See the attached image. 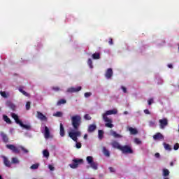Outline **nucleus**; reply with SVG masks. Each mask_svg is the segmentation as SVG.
<instances>
[{
  "label": "nucleus",
  "mask_w": 179,
  "mask_h": 179,
  "mask_svg": "<svg viewBox=\"0 0 179 179\" xmlns=\"http://www.w3.org/2000/svg\"><path fill=\"white\" fill-rule=\"evenodd\" d=\"M19 92H20V93H22L24 96H25L26 97H29V93H27L26 91L23 90V87H20L18 88Z\"/></svg>",
  "instance_id": "21"
},
{
  "label": "nucleus",
  "mask_w": 179,
  "mask_h": 179,
  "mask_svg": "<svg viewBox=\"0 0 179 179\" xmlns=\"http://www.w3.org/2000/svg\"><path fill=\"white\" fill-rule=\"evenodd\" d=\"M96 128H97V126H96V124H90L88 127L87 131L90 133L94 132V130L96 129Z\"/></svg>",
  "instance_id": "17"
},
{
  "label": "nucleus",
  "mask_w": 179,
  "mask_h": 179,
  "mask_svg": "<svg viewBox=\"0 0 179 179\" xmlns=\"http://www.w3.org/2000/svg\"><path fill=\"white\" fill-rule=\"evenodd\" d=\"M12 118L15 120L16 124H18L21 127V128H23L24 129H27V131H30L31 129V126L30 124H23V122L22 120H19V116L16 115L15 113H12L11 114Z\"/></svg>",
  "instance_id": "4"
},
{
  "label": "nucleus",
  "mask_w": 179,
  "mask_h": 179,
  "mask_svg": "<svg viewBox=\"0 0 179 179\" xmlns=\"http://www.w3.org/2000/svg\"><path fill=\"white\" fill-rule=\"evenodd\" d=\"M170 171H169V169H163V173L162 176L163 177H167V176H169Z\"/></svg>",
  "instance_id": "30"
},
{
  "label": "nucleus",
  "mask_w": 179,
  "mask_h": 179,
  "mask_svg": "<svg viewBox=\"0 0 179 179\" xmlns=\"http://www.w3.org/2000/svg\"><path fill=\"white\" fill-rule=\"evenodd\" d=\"M134 143H136V145H142V141L138 138H134Z\"/></svg>",
  "instance_id": "37"
},
{
  "label": "nucleus",
  "mask_w": 179,
  "mask_h": 179,
  "mask_svg": "<svg viewBox=\"0 0 179 179\" xmlns=\"http://www.w3.org/2000/svg\"><path fill=\"white\" fill-rule=\"evenodd\" d=\"M164 43H165V42L164 41V42H163V43H162V44H161V45H163V44H164Z\"/></svg>",
  "instance_id": "59"
},
{
  "label": "nucleus",
  "mask_w": 179,
  "mask_h": 179,
  "mask_svg": "<svg viewBox=\"0 0 179 179\" xmlns=\"http://www.w3.org/2000/svg\"><path fill=\"white\" fill-rule=\"evenodd\" d=\"M109 171L110 173H115V169L113 167H109Z\"/></svg>",
  "instance_id": "49"
},
{
  "label": "nucleus",
  "mask_w": 179,
  "mask_h": 179,
  "mask_svg": "<svg viewBox=\"0 0 179 179\" xmlns=\"http://www.w3.org/2000/svg\"><path fill=\"white\" fill-rule=\"evenodd\" d=\"M76 149H80L82 148V143L78 142V140L76 141Z\"/></svg>",
  "instance_id": "40"
},
{
  "label": "nucleus",
  "mask_w": 179,
  "mask_h": 179,
  "mask_svg": "<svg viewBox=\"0 0 179 179\" xmlns=\"http://www.w3.org/2000/svg\"><path fill=\"white\" fill-rule=\"evenodd\" d=\"M136 114H138V115H141V111L136 112Z\"/></svg>",
  "instance_id": "56"
},
{
  "label": "nucleus",
  "mask_w": 179,
  "mask_h": 179,
  "mask_svg": "<svg viewBox=\"0 0 179 179\" xmlns=\"http://www.w3.org/2000/svg\"><path fill=\"white\" fill-rule=\"evenodd\" d=\"M87 162L93 170H97L99 169V164H97V162H94V161H93V157H87Z\"/></svg>",
  "instance_id": "6"
},
{
  "label": "nucleus",
  "mask_w": 179,
  "mask_h": 179,
  "mask_svg": "<svg viewBox=\"0 0 179 179\" xmlns=\"http://www.w3.org/2000/svg\"><path fill=\"white\" fill-rule=\"evenodd\" d=\"M52 90H53V92H62L63 90L58 86H53L52 87Z\"/></svg>",
  "instance_id": "29"
},
{
  "label": "nucleus",
  "mask_w": 179,
  "mask_h": 179,
  "mask_svg": "<svg viewBox=\"0 0 179 179\" xmlns=\"http://www.w3.org/2000/svg\"><path fill=\"white\" fill-rule=\"evenodd\" d=\"M59 134H60V136H62V137L65 136V129H64V124H62V123H60Z\"/></svg>",
  "instance_id": "18"
},
{
  "label": "nucleus",
  "mask_w": 179,
  "mask_h": 179,
  "mask_svg": "<svg viewBox=\"0 0 179 179\" xmlns=\"http://www.w3.org/2000/svg\"><path fill=\"white\" fill-rule=\"evenodd\" d=\"M90 96H92V92H85L84 94V96L85 97V99H89Z\"/></svg>",
  "instance_id": "42"
},
{
  "label": "nucleus",
  "mask_w": 179,
  "mask_h": 179,
  "mask_svg": "<svg viewBox=\"0 0 179 179\" xmlns=\"http://www.w3.org/2000/svg\"><path fill=\"white\" fill-rule=\"evenodd\" d=\"M6 148L12 150L13 153H20V150H22L23 153H29V150L22 145L15 146L12 144H8Z\"/></svg>",
  "instance_id": "2"
},
{
  "label": "nucleus",
  "mask_w": 179,
  "mask_h": 179,
  "mask_svg": "<svg viewBox=\"0 0 179 179\" xmlns=\"http://www.w3.org/2000/svg\"><path fill=\"white\" fill-rule=\"evenodd\" d=\"M168 68H170V69H173V64H168Z\"/></svg>",
  "instance_id": "53"
},
{
  "label": "nucleus",
  "mask_w": 179,
  "mask_h": 179,
  "mask_svg": "<svg viewBox=\"0 0 179 179\" xmlns=\"http://www.w3.org/2000/svg\"><path fill=\"white\" fill-rule=\"evenodd\" d=\"M82 90V87L79 86L77 87H71L66 90V93H78V92H80Z\"/></svg>",
  "instance_id": "8"
},
{
  "label": "nucleus",
  "mask_w": 179,
  "mask_h": 179,
  "mask_svg": "<svg viewBox=\"0 0 179 179\" xmlns=\"http://www.w3.org/2000/svg\"><path fill=\"white\" fill-rule=\"evenodd\" d=\"M157 85H163V79L160 77L157 78Z\"/></svg>",
  "instance_id": "38"
},
{
  "label": "nucleus",
  "mask_w": 179,
  "mask_h": 179,
  "mask_svg": "<svg viewBox=\"0 0 179 179\" xmlns=\"http://www.w3.org/2000/svg\"><path fill=\"white\" fill-rule=\"evenodd\" d=\"M38 169V164H35L31 166L30 169L31 170H37Z\"/></svg>",
  "instance_id": "39"
},
{
  "label": "nucleus",
  "mask_w": 179,
  "mask_h": 179,
  "mask_svg": "<svg viewBox=\"0 0 179 179\" xmlns=\"http://www.w3.org/2000/svg\"><path fill=\"white\" fill-rule=\"evenodd\" d=\"M154 141H164V136L161 133H157L153 136Z\"/></svg>",
  "instance_id": "14"
},
{
  "label": "nucleus",
  "mask_w": 179,
  "mask_h": 179,
  "mask_svg": "<svg viewBox=\"0 0 179 179\" xmlns=\"http://www.w3.org/2000/svg\"><path fill=\"white\" fill-rule=\"evenodd\" d=\"M20 163V161H19V159L17 157H13L11 159V164H19Z\"/></svg>",
  "instance_id": "26"
},
{
  "label": "nucleus",
  "mask_w": 179,
  "mask_h": 179,
  "mask_svg": "<svg viewBox=\"0 0 179 179\" xmlns=\"http://www.w3.org/2000/svg\"><path fill=\"white\" fill-rule=\"evenodd\" d=\"M112 146L113 148H115L116 149H119L120 150H121V148L122 147V145H120V143L117 141H114L112 143Z\"/></svg>",
  "instance_id": "16"
},
{
  "label": "nucleus",
  "mask_w": 179,
  "mask_h": 179,
  "mask_svg": "<svg viewBox=\"0 0 179 179\" xmlns=\"http://www.w3.org/2000/svg\"><path fill=\"white\" fill-rule=\"evenodd\" d=\"M153 104V99L151 98L148 100V106H152Z\"/></svg>",
  "instance_id": "47"
},
{
  "label": "nucleus",
  "mask_w": 179,
  "mask_h": 179,
  "mask_svg": "<svg viewBox=\"0 0 179 179\" xmlns=\"http://www.w3.org/2000/svg\"><path fill=\"white\" fill-rule=\"evenodd\" d=\"M93 59H100V53H94L92 55Z\"/></svg>",
  "instance_id": "33"
},
{
  "label": "nucleus",
  "mask_w": 179,
  "mask_h": 179,
  "mask_svg": "<svg viewBox=\"0 0 179 179\" xmlns=\"http://www.w3.org/2000/svg\"><path fill=\"white\" fill-rule=\"evenodd\" d=\"M1 136L3 142H5L6 143V142H8V141H9V138H8V136L5 133L1 132Z\"/></svg>",
  "instance_id": "23"
},
{
  "label": "nucleus",
  "mask_w": 179,
  "mask_h": 179,
  "mask_svg": "<svg viewBox=\"0 0 179 179\" xmlns=\"http://www.w3.org/2000/svg\"><path fill=\"white\" fill-rule=\"evenodd\" d=\"M124 115H127L129 114V113H128V111H124Z\"/></svg>",
  "instance_id": "55"
},
{
  "label": "nucleus",
  "mask_w": 179,
  "mask_h": 179,
  "mask_svg": "<svg viewBox=\"0 0 179 179\" xmlns=\"http://www.w3.org/2000/svg\"><path fill=\"white\" fill-rule=\"evenodd\" d=\"M0 94L1 97H3V99H8V97H9V93L6 92L0 91Z\"/></svg>",
  "instance_id": "27"
},
{
  "label": "nucleus",
  "mask_w": 179,
  "mask_h": 179,
  "mask_svg": "<svg viewBox=\"0 0 179 179\" xmlns=\"http://www.w3.org/2000/svg\"><path fill=\"white\" fill-rule=\"evenodd\" d=\"M103 153L106 157H110V151H108L106 147L103 148Z\"/></svg>",
  "instance_id": "25"
},
{
  "label": "nucleus",
  "mask_w": 179,
  "mask_h": 179,
  "mask_svg": "<svg viewBox=\"0 0 179 179\" xmlns=\"http://www.w3.org/2000/svg\"><path fill=\"white\" fill-rule=\"evenodd\" d=\"M36 114V118H38V120H40L41 121H47L48 118L43 114V113L37 111Z\"/></svg>",
  "instance_id": "13"
},
{
  "label": "nucleus",
  "mask_w": 179,
  "mask_h": 179,
  "mask_svg": "<svg viewBox=\"0 0 179 179\" xmlns=\"http://www.w3.org/2000/svg\"><path fill=\"white\" fill-rule=\"evenodd\" d=\"M155 157H157V159H159V157H160V154L159 152L155 153Z\"/></svg>",
  "instance_id": "51"
},
{
  "label": "nucleus",
  "mask_w": 179,
  "mask_h": 179,
  "mask_svg": "<svg viewBox=\"0 0 179 179\" xmlns=\"http://www.w3.org/2000/svg\"><path fill=\"white\" fill-rule=\"evenodd\" d=\"M170 166H174V163L173 162H171Z\"/></svg>",
  "instance_id": "57"
},
{
  "label": "nucleus",
  "mask_w": 179,
  "mask_h": 179,
  "mask_svg": "<svg viewBox=\"0 0 179 179\" xmlns=\"http://www.w3.org/2000/svg\"><path fill=\"white\" fill-rule=\"evenodd\" d=\"M48 169L49 170H50V171H54L55 170V168L54 167V166L49 164L48 165Z\"/></svg>",
  "instance_id": "45"
},
{
  "label": "nucleus",
  "mask_w": 179,
  "mask_h": 179,
  "mask_svg": "<svg viewBox=\"0 0 179 179\" xmlns=\"http://www.w3.org/2000/svg\"><path fill=\"white\" fill-rule=\"evenodd\" d=\"M159 122L160 129H164V128H166V125H169V120H167V119H166V118L160 119L159 120Z\"/></svg>",
  "instance_id": "10"
},
{
  "label": "nucleus",
  "mask_w": 179,
  "mask_h": 179,
  "mask_svg": "<svg viewBox=\"0 0 179 179\" xmlns=\"http://www.w3.org/2000/svg\"><path fill=\"white\" fill-rule=\"evenodd\" d=\"M103 135H104V131L103 130H99L98 136L99 139H103Z\"/></svg>",
  "instance_id": "35"
},
{
  "label": "nucleus",
  "mask_w": 179,
  "mask_h": 179,
  "mask_svg": "<svg viewBox=\"0 0 179 179\" xmlns=\"http://www.w3.org/2000/svg\"><path fill=\"white\" fill-rule=\"evenodd\" d=\"M144 113H145V114H148V115L150 114V112L149 111L148 109H145V110H144Z\"/></svg>",
  "instance_id": "50"
},
{
  "label": "nucleus",
  "mask_w": 179,
  "mask_h": 179,
  "mask_svg": "<svg viewBox=\"0 0 179 179\" xmlns=\"http://www.w3.org/2000/svg\"><path fill=\"white\" fill-rule=\"evenodd\" d=\"M121 89H122V92H123V93H127V87H124V86H122L121 87Z\"/></svg>",
  "instance_id": "48"
},
{
  "label": "nucleus",
  "mask_w": 179,
  "mask_h": 179,
  "mask_svg": "<svg viewBox=\"0 0 179 179\" xmlns=\"http://www.w3.org/2000/svg\"><path fill=\"white\" fill-rule=\"evenodd\" d=\"M163 145H164L165 150H169V151L171 150V147L169 144L164 143Z\"/></svg>",
  "instance_id": "32"
},
{
  "label": "nucleus",
  "mask_w": 179,
  "mask_h": 179,
  "mask_svg": "<svg viewBox=\"0 0 179 179\" xmlns=\"http://www.w3.org/2000/svg\"><path fill=\"white\" fill-rule=\"evenodd\" d=\"M1 159H3V163L6 167H12V162L9 161V159H8V157H5V155H1Z\"/></svg>",
  "instance_id": "11"
},
{
  "label": "nucleus",
  "mask_w": 179,
  "mask_h": 179,
  "mask_svg": "<svg viewBox=\"0 0 179 179\" xmlns=\"http://www.w3.org/2000/svg\"><path fill=\"white\" fill-rule=\"evenodd\" d=\"M120 150L122 151V153H129V154L133 153L132 149H131V148H129V146L128 145L122 146V148H120Z\"/></svg>",
  "instance_id": "12"
},
{
  "label": "nucleus",
  "mask_w": 179,
  "mask_h": 179,
  "mask_svg": "<svg viewBox=\"0 0 179 179\" xmlns=\"http://www.w3.org/2000/svg\"><path fill=\"white\" fill-rule=\"evenodd\" d=\"M110 135L114 138H122V136L118 134L117 131L110 130Z\"/></svg>",
  "instance_id": "19"
},
{
  "label": "nucleus",
  "mask_w": 179,
  "mask_h": 179,
  "mask_svg": "<svg viewBox=\"0 0 179 179\" xmlns=\"http://www.w3.org/2000/svg\"><path fill=\"white\" fill-rule=\"evenodd\" d=\"M113 69H108L106 73L105 77L106 79H111L113 77Z\"/></svg>",
  "instance_id": "15"
},
{
  "label": "nucleus",
  "mask_w": 179,
  "mask_h": 179,
  "mask_svg": "<svg viewBox=\"0 0 179 179\" xmlns=\"http://www.w3.org/2000/svg\"><path fill=\"white\" fill-rule=\"evenodd\" d=\"M82 132L78 129H71L69 132V136L72 139L74 142H78V138L81 136Z\"/></svg>",
  "instance_id": "5"
},
{
  "label": "nucleus",
  "mask_w": 179,
  "mask_h": 179,
  "mask_svg": "<svg viewBox=\"0 0 179 179\" xmlns=\"http://www.w3.org/2000/svg\"><path fill=\"white\" fill-rule=\"evenodd\" d=\"M66 103V100L65 99H60L57 101V106H61L62 104H65Z\"/></svg>",
  "instance_id": "34"
},
{
  "label": "nucleus",
  "mask_w": 179,
  "mask_h": 179,
  "mask_svg": "<svg viewBox=\"0 0 179 179\" xmlns=\"http://www.w3.org/2000/svg\"><path fill=\"white\" fill-rule=\"evenodd\" d=\"M42 134H43L44 138L46 140L50 139V138H52V136H51V134L50 133V129H48L47 126H45V129L43 131H42Z\"/></svg>",
  "instance_id": "9"
},
{
  "label": "nucleus",
  "mask_w": 179,
  "mask_h": 179,
  "mask_svg": "<svg viewBox=\"0 0 179 179\" xmlns=\"http://www.w3.org/2000/svg\"><path fill=\"white\" fill-rule=\"evenodd\" d=\"M80 124H82V117L80 115H76L71 117V125L73 129H79Z\"/></svg>",
  "instance_id": "3"
},
{
  "label": "nucleus",
  "mask_w": 179,
  "mask_h": 179,
  "mask_svg": "<svg viewBox=\"0 0 179 179\" xmlns=\"http://www.w3.org/2000/svg\"><path fill=\"white\" fill-rule=\"evenodd\" d=\"M84 118L87 120V121H90V120H92V117L89 115V114H85L84 115Z\"/></svg>",
  "instance_id": "41"
},
{
  "label": "nucleus",
  "mask_w": 179,
  "mask_h": 179,
  "mask_svg": "<svg viewBox=\"0 0 179 179\" xmlns=\"http://www.w3.org/2000/svg\"><path fill=\"white\" fill-rule=\"evenodd\" d=\"M42 153L43 157H45V159H48V157H50V152L48 151V150H43Z\"/></svg>",
  "instance_id": "24"
},
{
  "label": "nucleus",
  "mask_w": 179,
  "mask_h": 179,
  "mask_svg": "<svg viewBox=\"0 0 179 179\" xmlns=\"http://www.w3.org/2000/svg\"><path fill=\"white\" fill-rule=\"evenodd\" d=\"M118 113V110L115 108L108 110L105 111L102 114V120L104 121L105 127L106 128H114V124H113V120L108 117V115H115V114Z\"/></svg>",
  "instance_id": "1"
},
{
  "label": "nucleus",
  "mask_w": 179,
  "mask_h": 179,
  "mask_svg": "<svg viewBox=\"0 0 179 179\" xmlns=\"http://www.w3.org/2000/svg\"><path fill=\"white\" fill-rule=\"evenodd\" d=\"M0 111H1V108H0Z\"/></svg>",
  "instance_id": "60"
},
{
  "label": "nucleus",
  "mask_w": 179,
  "mask_h": 179,
  "mask_svg": "<svg viewBox=\"0 0 179 179\" xmlns=\"http://www.w3.org/2000/svg\"><path fill=\"white\" fill-rule=\"evenodd\" d=\"M83 163V159H73V163L69 164L71 169H78V166L79 164H82Z\"/></svg>",
  "instance_id": "7"
},
{
  "label": "nucleus",
  "mask_w": 179,
  "mask_h": 179,
  "mask_svg": "<svg viewBox=\"0 0 179 179\" xmlns=\"http://www.w3.org/2000/svg\"><path fill=\"white\" fill-rule=\"evenodd\" d=\"M155 125H156V121H150L149 122L150 127H155Z\"/></svg>",
  "instance_id": "43"
},
{
  "label": "nucleus",
  "mask_w": 179,
  "mask_h": 179,
  "mask_svg": "<svg viewBox=\"0 0 179 179\" xmlns=\"http://www.w3.org/2000/svg\"><path fill=\"white\" fill-rule=\"evenodd\" d=\"M6 104L8 107L11 108V110H15L16 108V106L11 101H7Z\"/></svg>",
  "instance_id": "22"
},
{
  "label": "nucleus",
  "mask_w": 179,
  "mask_h": 179,
  "mask_svg": "<svg viewBox=\"0 0 179 179\" xmlns=\"http://www.w3.org/2000/svg\"><path fill=\"white\" fill-rule=\"evenodd\" d=\"M179 149V143H176L174 145H173V150H178Z\"/></svg>",
  "instance_id": "44"
},
{
  "label": "nucleus",
  "mask_w": 179,
  "mask_h": 179,
  "mask_svg": "<svg viewBox=\"0 0 179 179\" xmlns=\"http://www.w3.org/2000/svg\"><path fill=\"white\" fill-rule=\"evenodd\" d=\"M108 43L110 44V45H113V39H110Z\"/></svg>",
  "instance_id": "52"
},
{
  "label": "nucleus",
  "mask_w": 179,
  "mask_h": 179,
  "mask_svg": "<svg viewBox=\"0 0 179 179\" xmlns=\"http://www.w3.org/2000/svg\"><path fill=\"white\" fill-rule=\"evenodd\" d=\"M3 120L6 122H7V124H10V123H11L10 119H9V117H8V116L6 115H4L3 116Z\"/></svg>",
  "instance_id": "31"
},
{
  "label": "nucleus",
  "mask_w": 179,
  "mask_h": 179,
  "mask_svg": "<svg viewBox=\"0 0 179 179\" xmlns=\"http://www.w3.org/2000/svg\"><path fill=\"white\" fill-rule=\"evenodd\" d=\"M87 64L90 69H93L94 66H93V61H92V59H88Z\"/></svg>",
  "instance_id": "28"
},
{
  "label": "nucleus",
  "mask_w": 179,
  "mask_h": 179,
  "mask_svg": "<svg viewBox=\"0 0 179 179\" xmlns=\"http://www.w3.org/2000/svg\"><path fill=\"white\" fill-rule=\"evenodd\" d=\"M129 131L131 135H136V134H138V129L133 128V127H129Z\"/></svg>",
  "instance_id": "20"
},
{
  "label": "nucleus",
  "mask_w": 179,
  "mask_h": 179,
  "mask_svg": "<svg viewBox=\"0 0 179 179\" xmlns=\"http://www.w3.org/2000/svg\"><path fill=\"white\" fill-rule=\"evenodd\" d=\"M26 110H30V102L28 101L26 103Z\"/></svg>",
  "instance_id": "46"
},
{
  "label": "nucleus",
  "mask_w": 179,
  "mask_h": 179,
  "mask_svg": "<svg viewBox=\"0 0 179 179\" xmlns=\"http://www.w3.org/2000/svg\"><path fill=\"white\" fill-rule=\"evenodd\" d=\"M62 115H63V113L62 112H60V111H57L53 113V117H62Z\"/></svg>",
  "instance_id": "36"
},
{
  "label": "nucleus",
  "mask_w": 179,
  "mask_h": 179,
  "mask_svg": "<svg viewBox=\"0 0 179 179\" xmlns=\"http://www.w3.org/2000/svg\"><path fill=\"white\" fill-rule=\"evenodd\" d=\"M0 179H3V178H2V176H1V175H0Z\"/></svg>",
  "instance_id": "58"
},
{
  "label": "nucleus",
  "mask_w": 179,
  "mask_h": 179,
  "mask_svg": "<svg viewBox=\"0 0 179 179\" xmlns=\"http://www.w3.org/2000/svg\"><path fill=\"white\" fill-rule=\"evenodd\" d=\"M84 139H87V134L84 135Z\"/></svg>",
  "instance_id": "54"
}]
</instances>
